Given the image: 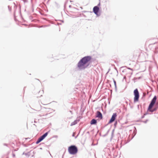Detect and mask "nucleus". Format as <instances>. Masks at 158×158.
Returning a JSON list of instances; mask_svg holds the SVG:
<instances>
[{
    "instance_id": "dca6fc26",
    "label": "nucleus",
    "mask_w": 158,
    "mask_h": 158,
    "mask_svg": "<svg viewBox=\"0 0 158 158\" xmlns=\"http://www.w3.org/2000/svg\"><path fill=\"white\" fill-rule=\"evenodd\" d=\"M148 121V119H147L145 121H141V122H142L144 123H146Z\"/></svg>"
},
{
    "instance_id": "f8f14e48",
    "label": "nucleus",
    "mask_w": 158,
    "mask_h": 158,
    "mask_svg": "<svg viewBox=\"0 0 158 158\" xmlns=\"http://www.w3.org/2000/svg\"><path fill=\"white\" fill-rule=\"evenodd\" d=\"M43 139H42L40 137V138H38L37 139V141L36 142V143L37 144L40 143V142H41Z\"/></svg>"
},
{
    "instance_id": "6ab92c4d",
    "label": "nucleus",
    "mask_w": 158,
    "mask_h": 158,
    "mask_svg": "<svg viewBox=\"0 0 158 158\" xmlns=\"http://www.w3.org/2000/svg\"><path fill=\"white\" fill-rule=\"evenodd\" d=\"M23 1L24 3H27L28 2L27 0H23Z\"/></svg>"
},
{
    "instance_id": "f257e3e1",
    "label": "nucleus",
    "mask_w": 158,
    "mask_h": 158,
    "mask_svg": "<svg viewBox=\"0 0 158 158\" xmlns=\"http://www.w3.org/2000/svg\"><path fill=\"white\" fill-rule=\"evenodd\" d=\"M91 59L90 56H85L82 58L77 64V67L80 70H84L89 65V62Z\"/></svg>"
},
{
    "instance_id": "6e6552de",
    "label": "nucleus",
    "mask_w": 158,
    "mask_h": 158,
    "mask_svg": "<svg viewBox=\"0 0 158 158\" xmlns=\"http://www.w3.org/2000/svg\"><path fill=\"white\" fill-rule=\"evenodd\" d=\"M158 108V107L157 106H155V105L154 108L152 109V108H150V109H149V107H148V110L150 112H153L154 111L156 110Z\"/></svg>"
},
{
    "instance_id": "20e7f679",
    "label": "nucleus",
    "mask_w": 158,
    "mask_h": 158,
    "mask_svg": "<svg viewBox=\"0 0 158 158\" xmlns=\"http://www.w3.org/2000/svg\"><path fill=\"white\" fill-rule=\"evenodd\" d=\"M157 99V97L156 96H155L153 98L152 100L149 105V109L152 108L154 106V104H155L156 100Z\"/></svg>"
},
{
    "instance_id": "c85d7f7f",
    "label": "nucleus",
    "mask_w": 158,
    "mask_h": 158,
    "mask_svg": "<svg viewBox=\"0 0 158 158\" xmlns=\"http://www.w3.org/2000/svg\"><path fill=\"white\" fill-rule=\"evenodd\" d=\"M136 79H137V78H136V77H135V78H134V80H136Z\"/></svg>"
},
{
    "instance_id": "bb28decb",
    "label": "nucleus",
    "mask_w": 158,
    "mask_h": 158,
    "mask_svg": "<svg viewBox=\"0 0 158 158\" xmlns=\"http://www.w3.org/2000/svg\"><path fill=\"white\" fill-rule=\"evenodd\" d=\"M114 130H113L112 132V134H113V132H114Z\"/></svg>"
},
{
    "instance_id": "2eb2a0df",
    "label": "nucleus",
    "mask_w": 158,
    "mask_h": 158,
    "mask_svg": "<svg viewBox=\"0 0 158 158\" xmlns=\"http://www.w3.org/2000/svg\"><path fill=\"white\" fill-rule=\"evenodd\" d=\"M113 81L114 83V84L115 86V90H117V86H116V83L115 81L114 80V79H113Z\"/></svg>"
},
{
    "instance_id": "cd10ccee",
    "label": "nucleus",
    "mask_w": 158,
    "mask_h": 158,
    "mask_svg": "<svg viewBox=\"0 0 158 158\" xmlns=\"http://www.w3.org/2000/svg\"><path fill=\"white\" fill-rule=\"evenodd\" d=\"M69 112H70L72 114V111L71 110H70V111H69Z\"/></svg>"
},
{
    "instance_id": "ddd939ff",
    "label": "nucleus",
    "mask_w": 158,
    "mask_h": 158,
    "mask_svg": "<svg viewBox=\"0 0 158 158\" xmlns=\"http://www.w3.org/2000/svg\"><path fill=\"white\" fill-rule=\"evenodd\" d=\"M134 129H135L133 131V133L132 134V135H133V134L134 135L132 138H133L134 137V136L137 133V130L135 127H134Z\"/></svg>"
},
{
    "instance_id": "412c9836",
    "label": "nucleus",
    "mask_w": 158,
    "mask_h": 158,
    "mask_svg": "<svg viewBox=\"0 0 158 158\" xmlns=\"http://www.w3.org/2000/svg\"><path fill=\"white\" fill-rule=\"evenodd\" d=\"M12 156H13V157H15V154H14V153H13L12 154Z\"/></svg>"
},
{
    "instance_id": "9b49d317",
    "label": "nucleus",
    "mask_w": 158,
    "mask_h": 158,
    "mask_svg": "<svg viewBox=\"0 0 158 158\" xmlns=\"http://www.w3.org/2000/svg\"><path fill=\"white\" fill-rule=\"evenodd\" d=\"M79 120H76L73 122H72L71 124V126H73L75 125L77 123V122H79Z\"/></svg>"
},
{
    "instance_id": "5701e85b",
    "label": "nucleus",
    "mask_w": 158,
    "mask_h": 158,
    "mask_svg": "<svg viewBox=\"0 0 158 158\" xmlns=\"http://www.w3.org/2000/svg\"><path fill=\"white\" fill-rule=\"evenodd\" d=\"M39 107H40V109H39L40 110H40V109H41V106L40 105H39Z\"/></svg>"
},
{
    "instance_id": "a211bd4d",
    "label": "nucleus",
    "mask_w": 158,
    "mask_h": 158,
    "mask_svg": "<svg viewBox=\"0 0 158 158\" xmlns=\"http://www.w3.org/2000/svg\"><path fill=\"white\" fill-rule=\"evenodd\" d=\"M117 124V121H115L114 123V127H116V125Z\"/></svg>"
},
{
    "instance_id": "1a4fd4ad",
    "label": "nucleus",
    "mask_w": 158,
    "mask_h": 158,
    "mask_svg": "<svg viewBox=\"0 0 158 158\" xmlns=\"http://www.w3.org/2000/svg\"><path fill=\"white\" fill-rule=\"evenodd\" d=\"M97 121L96 120L94 119H92L90 121V124L91 125H95L97 123Z\"/></svg>"
},
{
    "instance_id": "c756f323",
    "label": "nucleus",
    "mask_w": 158,
    "mask_h": 158,
    "mask_svg": "<svg viewBox=\"0 0 158 158\" xmlns=\"http://www.w3.org/2000/svg\"><path fill=\"white\" fill-rule=\"evenodd\" d=\"M40 149L41 150H42V148H40Z\"/></svg>"
},
{
    "instance_id": "f3484780",
    "label": "nucleus",
    "mask_w": 158,
    "mask_h": 158,
    "mask_svg": "<svg viewBox=\"0 0 158 158\" xmlns=\"http://www.w3.org/2000/svg\"><path fill=\"white\" fill-rule=\"evenodd\" d=\"M155 106L158 107V101H157L156 103H155Z\"/></svg>"
},
{
    "instance_id": "4be33fe9",
    "label": "nucleus",
    "mask_w": 158,
    "mask_h": 158,
    "mask_svg": "<svg viewBox=\"0 0 158 158\" xmlns=\"http://www.w3.org/2000/svg\"><path fill=\"white\" fill-rule=\"evenodd\" d=\"M100 2H99L98 4V6H100Z\"/></svg>"
},
{
    "instance_id": "9d476101",
    "label": "nucleus",
    "mask_w": 158,
    "mask_h": 158,
    "mask_svg": "<svg viewBox=\"0 0 158 158\" xmlns=\"http://www.w3.org/2000/svg\"><path fill=\"white\" fill-rule=\"evenodd\" d=\"M48 132H47L44 134L43 135L40 136V137L43 140L48 135Z\"/></svg>"
},
{
    "instance_id": "7ed1b4c3",
    "label": "nucleus",
    "mask_w": 158,
    "mask_h": 158,
    "mask_svg": "<svg viewBox=\"0 0 158 158\" xmlns=\"http://www.w3.org/2000/svg\"><path fill=\"white\" fill-rule=\"evenodd\" d=\"M134 102H135L139 101V93L137 89H136L134 91Z\"/></svg>"
},
{
    "instance_id": "423d86ee",
    "label": "nucleus",
    "mask_w": 158,
    "mask_h": 158,
    "mask_svg": "<svg viewBox=\"0 0 158 158\" xmlns=\"http://www.w3.org/2000/svg\"><path fill=\"white\" fill-rule=\"evenodd\" d=\"M117 116V115L116 113H114L112 115L111 117V118H110V121H109L107 125L111 123H112L113 122L115 119V118H116Z\"/></svg>"
},
{
    "instance_id": "0eeeda50",
    "label": "nucleus",
    "mask_w": 158,
    "mask_h": 158,
    "mask_svg": "<svg viewBox=\"0 0 158 158\" xmlns=\"http://www.w3.org/2000/svg\"><path fill=\"white\" fill-rule=\"evenodd\" d=\"M96 117L100 119H102V113L99 111H97Z\"/></svg>"
},
{
    "instance_id": "b1692460",
    "label": "nucleus",
    "mask_w": 158,
    "mask_h": 158,
    "mask_svg": "<svg viewBox=\"0 0 158 158\" xmlns=\"http://www.w3.org/2000/svg\"><path fill=\"white\" fill-rule=\"evenodd\" d=\"M74 135H75L74 133H73V135H72V136H73V137L74 136Z\"/></svg>"
},
{
    "instance_id": "aec40b11",
    "label": "nucleus",
    "mask_w": 158,
    "mask_h": 158,
    "mask_svg": "<svg viewBox=\"0 0 158 158\" xmlns=\"http://www.w3.org/2000/svg\"><path fill=\"white\" fill-rule=\"evenodd\" d=\"M146 114H144L143 116H142L141 117V118H143L144 117V116H145V115H146Z\"/></svg>"
},
{
    "instance_id": "f03ea898",
    "label": "nucleus",
    "mask_w": 158,
    "mask_h": 158,
    "mask_svg": "<svg viewBox=\"0 0 158 158\" xmlns=\"http://www.w3.org/2000/svg\"><path fill=\"white\" fill-rule=\"evenodd\" d=\"M68 152L69 153L72 155L76 154L78 152V148L77 146L74 145H71L68 148Z\"/></svg>"
},
{
    "instance_id": "393cba45",
    "label": "nucleus",
    "mask_w": 158,
    "mask_h": 158,
    "mask_svg": "<svg viewBox=\"0 0 158 158\" xmlns=\"http://www.w3.org/2000/svg\"><path fill=\"white\" fill-rule=\"evenodd\" d=\"M79 133L77 135L76 137H75V138H77V136H78V135H79Z\"/></svg>"
},
{
    "instance_id": "4468645a",
    "label": "nucleus",
    "mask_w": 158,
    "mask_h": 158,
    "mask_svg": "<svg viewBox=\"0 0 158 158\" xmlns=\"http://www.w3.org/2000/svg\"><path fill=\"white\" fill-rule=\"evenodd\" d=\"M22 155H25L26 156H27V157H29L30 155V153L29 152H27V153H25L24 152L23 153Z\"/></svg>"
},
{
    "instance_id": "39448f33",
    "label": "nucleus",
    "mask_w": 158,
    "mask_h": 158,
    "mask_svg": "<svg viewBox=\"0 0 158 158\" xmlns=\"http://www.w3.org/2000/svg\"><path fill=\"white\" fill-rule=\"evenodd\" d=\"M99 10V8L98 6H95L93 8V12L98 16H99L100 15V14H98Z\"/></svg>"
},
{
    "instance_id": "7c9ffc66",
    "label": "nucleus",
    "mask_w": 158,
    "mask_h": 158,
    "mask_svg": "<svg viewBox=\"0 0 158 158\" xmlns=\"http://www.w3.org/2000/svg\"><path fill=\"white\" fill-rule=\"evenodd\" d=\"M71 5L69 6V7H71Z\"/></svg>"
},
{
    "instance_id": "2f4dec72",
    "label": "nucleus",
    "mask_w": 158,
    "mask_h": 158,
    "mask_svg": "<svg viewBox=\"0 0 158 158\" xmlns=\"http://www.w3.org/2000/svg\"><path fill=\"white\" fill-rule=\"evenodd\" d=\"M89 133V131H88V132H87V133Z\"/></svg>"
},
{
    "instance_id": "a878e982",
    "label": "nucleus",
    "mask_w": 158,
    "mask_h": 158,
    "mask_svg": "<svg viewBox=\"0 0 158 158\" xmlns=\"http://www.w3.org/2000/svg\"><path fill=\"white\" fill-rule=\"evenodd\" d=\"M4 145L5 146H7V144H6L5 143L4 144Z\"/></svg>"
}]
</instances>
